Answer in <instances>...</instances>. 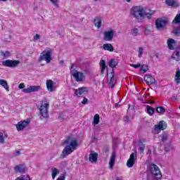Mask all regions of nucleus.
Returning a JSON list of instances; mask_svg holds the SVG:
<instances>
[{
    "instance_id": "1",
    "label": "nucleus",
    "mask_w": 180,
    "mask_h": 180,
    "mask_svg": "<svg viewBox=\"0 0 180 180\" xmlns=\"http://www.w3.org/2000/svg\"><path fill=\"white\" fill-rule=\"evenodd\" d=\"M63 144H65V147L62 151L60 157L65 158L70 154H72L75 150L78 148V139L74 137V135H70L65 138Z\"/></svg>"
},
{
    "instance_id": "2",
    "label": "nucleus",
    "mask_w": 180,
    "mask_h": 180,
    "mask_svg": "<svg viewBox=\"0 0 180 180\" xmlns=\"http://www.w3.org/2000/svg\"><path fill=\"white\" fill-rule=\"evenodd\" d=\"M155 11L153 10H150L148 8L144 9V7L143 6H134L131 9L130 14L133 18H135V19H140V18H148V19H151V16L154 15V13Z\"/></svg>"
},
{
    "instance_id": "3",
    "label": "nucleus",
    "mask_w": 180,
    "mask_h": 180,
    "mask_svg": "<svg viewBox=\"0 0 180 180\" xmlns=\"http://www.w3.org/2000/svg\"><path fill=\"white\" fill-rule=\"evenodd\" d=\"M50 103L48 101H41L37 105V108L39 110V115L41 119H49V108Z\"/></svg>"
},
{
    "instance_id": "4",
    "label": "nucleus",
    "mask_w": 180,
    "mask_h": 180,
    "mask_svg": "<svg viewBox=\"0 0 180 180\" xmlns=\"http://www.w3.org/2000/svg\"><path fill=\"white\" fill-rule=\"evenodd\" d=\"M51 56H53V50L43 51L38 58V62L41 63L42 61H46L47 64H50L51 60H53Z\"/></svg>"
},
{
    "instance_id": "5",
    "label": "nucleus",
    "mask_w": 180,
    "mask_h": 180,
    "mask_svg": "<svg viewBox=\"0 0 180 180\" xmlns=\"http://www.w3.org/2000/svg\"><path fill=\"white\" fill-rule=\"evenodd\" d=\"M149 171L155 179H161L162 178L161 170L157 165L153 163L150 164L149 166Z\"/></svg>"
},
{
    "instance_id": "6",
    "label": "nucleus",
    "mask_w": 180,
    "mask_h": 180,
    "mask_svg": "<svg viewBox=\"0 0 180 180\" xmlns=\"http://www.w3.org/2000/svg\"><path fill=\"white\" fill-rule=\"evenodd\" d=\"M71 75L73 77L76 82H84V81H85L86 78V77L85 76V73L79 72L77 70V69H74L71 72Z\"/></svg>"
},
{
    "instance_id": "7",
    "label": "nucleus",
    "mask_w": 180,
    "mask_h": 180,
    "mask_svg": "<svg viewBox=\"0 0 180 180\" xmlns=\"http://www.w3.org/2000/svg\"><path fill=\"white\" fill-rule=\"evenodd\" d=\"M155 23L158 30H164L167 27V25H168V21L162 18H158Z\"/></svg>"
},
{
    "instance_id": "8",
    "label": "nucleus",
    "mask_w": 180,
    "mask_h": 180,
    "mask_svg": "<svg viewBox=\"0 0 180 180\" xmlns=\"http://www.w3.org/2000/svg\"><path fill=\"white\" fill-rule=\"evenodd\" d=\"M165 129H167V123L164 120L159 122L154 127V131L156 134L161 133V130H165Z\"/></svg>"
},
{
    "instance_id": "9",
    "label": "nucleus",
    "mask_w": 180,
    "mask_h": 180,
    "mask_svg": "<svg viewBox=\"0 0 180 180\" xmlns=\"http://www.w3.org/2000/svg\"><path fill=\"white\" fill-rule=\"evenodd\" d=\"M20 64V60H6L2 62V65L4 67H9L10 68H15L17 65Z\"/></svg>"
},
{
    "instance_id": "10",
    "label": "nucleus",
    "mask_w": 180,
    "mask_h": 180,
    "mask_svg": "<svg viewBox=\"0 0 180 180\" xmlns=\"http://www.w3.org/2000/svg\"><path fill=\"white\" fill-rule=\"evenodd\" d=\"M29 124H30V119L20 121L16 125V129L18 131H22V130H23V129H25V127H27Z\"/></svg>"
},
{
    "instance_id": "11",
    "label": "nucleus",
    "mask_w": 180,
    "mask_h": 180,
    "mask_svg": "<svg viewBox=\"0 0 180 180\" xmlns=\"http://www.w3.org/2000/svg\"><path fill=\"white\" fill-rule=\"evenodd\" d=\"M89 91V90L87 87L82 86L75 89V95L76 96H84V95H86Z\"/></svg>"
},
{
    "instance_id": "12",
    "label": "nucleus",
    "mask_w": 180,
    "mask_h": 180,
    "mask_svg": "<svg viewBox=\"0 0 180 180\" xmlns=\"http://www.w3.org/2000/svg\"><path fill=\"white\" fill-rule=\"evenodd\" d=\"M113 36H115V32L112 30L104 32L103 40L105 41H112L113 40Z\"/></svg>"
},
{
    "instance_id": "13",
    "label": "nucleus",
    "mask_w": 180,
    "mask_h": 180,
    "mask_svg": "<svg viewBox=\"0 0 180 180\" xmlns=\"http://www.w3.org/2000/svg\"><path fill=\"white\" fill-rule=\"evenodd\" d=\"M137 160V153H131L127 162V167L131 168L134 165L135 161Z\"/></svg>"
},
{
    "instance_id": "14",
    "label": "nucleus",
    "mask_w": 180,
    "mask_h": 180,
    "mask_svg": "<svg viewBox=\"0 0 180 180\" xmlns=\"http://www.w3.org/2000/svg\"><path fill=\"white\" fill-rule=\"evenodd\" d=\"M27 171V168L25 165H18L14 167V172L15 174H25Z\"/></svg>"
},
{
    "instance_id": "15",
    "label": "nucleus",
    "mask_w": 180,
    "mask_h": 180,
    "mask_svg": "<svg viewBox=\"0 0 180 180\" xmlns=\"http://www.w3.org/2000/svg\"><path fill=\"white\" fill-rule=\"evenodd\" d=\"M41 89V86H31L27 89H24L22 91L24 94H32V92H38Z\"/></svg>"
},
{
    "instance_id": "16",
    "label": "nucleus",
    "mask_w": 180,
    "mask_h": 180,
    "mask_svg": "<svg viewBox=\"0 0 180 180\" xmlns=\"http://www.w3.org/2000/svg\"><path fill=\"white\" fill-rule=\"evenodd\" d=\"M143 79L147 85H153V84H155V78L151 75H146Z\"/></svg>"
},
{
    "instance_id": "17",
    "label": "nucleus",
    "mask_w": 180,
    "mask_h": 180,
    "mask_svg": "<svg viewBox=\"0 0 180 180\" xmlns=\"http://www.w3.org/2000/svg\"><path fill=\"white\" fill-rule=\"evenodd\" d=\"M167 47L169 50H175V46H176V41L172 38H169L167 41Z\"/></svg>"
},
{
    "instance_id": "18",
    "label": "nucleus",
    "mask_w": 180,
    "mask_h": 180,
    "mask_svg": "<svg viewBox=\"0 0 180 180\" xmlns=\"http://www.w3.org/2000/svg\"><path fill=\"white\" fill-rule=\"evenodd\" d=\"M46 89L49 92H54V91H56V88H54V82L53 80H46Z\"/></svg>"
},
{
    "instance_id": "19",
    "label": "nucleus",
    "mask_w": 180,
    "mask_h": 180,
    "mask_svg": "<svg viewBox=\"0 0 180 180\" xmlns=\"http://www.w3.org/2000/svg\"><path fill=\"white\" fill-rule=\"evenodd\" d=\"M172 58V60H175V61H180V49H176L173 52Z\"/></svg>"
},
{
    "instance_id": "20",
    "label": "nucleus",
    "mask_w": 180,
    "mask_h": 180,
    "mask_svg": "<svg viewBox=\"0 0 180 180\" xmlns=\"http://www.w3.org/2000/svg\"><path fill=\"white\" fill-rule=\"evenodd\" d=\"M110 85H111V88H114L116 84V79H115V71L112 70L110 73Z\"/></svg>"
},
{
    "instance_id": "21",
    "label": "nucleus",
    "mask_w": 180,
    "mask_h": 180,
    "mask_svg": "<svg viewBox=\"0 0 180 180\" xmlns=\"http://www.w3.org/2000/svg\"><path fill=\"white\" fill-rule=\"evenodd\" d=\"M89 160L90 162H97L98 153H90Z\"/></svg>"
},
{
    "instance_id": "22",
    "label": "nucleus",
    "mask_w": 180,
    "mask_h": 180,
    "mask_svg": "<svg viewBox=\"0 0 180 180\" xmlns=\"http://www.w3.org/2000/svg\"><path fill=\"white\" fill-rule=\"evenodd\" d=\"M115 160H116V155H115V153H112L110 156V161H109V167L110 169H113Z\"/></svg>"
},
{
    "instance_id": "23",
    "label": "nucleus",
    "mask_w": 180,
    "mask_h": 180,
    "mask_svg": "<svg viewBox=\"0 0 180 180\" xmlns=\"http://www.w3.org/2000/svg\"><path fill=\"white\" fill-rule=\"evenodd\" d=\"M115 160H116V155H115V153H112L110 156V161H109V167L110 169H113Z\"/></svg>"
},
{
    "instance_id": "24",
    "label": "nucleus",
    "mask_w": 180,
    "mask_h": 180,
    "mask_svg": "<svg viewBox=\"0 0 180 180\" xmlns=\"http://www.w3.org/2000/svg\"><path fill=\"white\" fill-rule=\"evenodd\" d=\"M100 68L101 73L105 74V70H106V62L103 59H101L100 61Z\"/></svg>"
},
{
    "instance_id": "25",
    "label": "nucleus",
    "mask_w": 180,
    "mask_h": 180,
    "mask_svg": "<svg viewBox=\"0 0 180 180\" xmlns=\"http://www.w3.org/2000/svg\"><path fill=\"white\" fill-rule=\"evenodd\" d=\"M51 171L52 179H56V176L60 174V170L57 167H51Z\"/></svg>"
},
{
    "instance_id": "26",
    "label": "nucleus",
    "mask_w": 180,
    "mask_h": 180,
    "mask_svg": "<svg viewBox=\"0 0 180 180\" xmlns=\"http://www.w3.org/2000/svg\"><path fill=\"white\" fill-rule=\"evenodd\" d=\"M103 50L112 52L115 49L113 48V46H112V44H104L103 45Z\"/></svg>"
},
{
    "instance_id": "27",
    "label": "nucleus",
    "mask_w": 180,
    "mask_h": 180,
    "mask_svg": "<svg viewBox=\"0 0 180 180\" xmlns=\"http://www.w3.org/2000/svg\"><path fill=\"white\" fill-rule=\"evenodd\" d=\"M117 64H119V61L116 60V59H111L109 61V67H110V68H116V67H117Z\"/></svg>"
},
{
    "instance_id": "28",
    "label": "nucleus",
    "mask_w": 180,
    "mask_h": 180,
    "mask_svg": "<svg viewBox=\"0 0 180 180\" xmlns=\"http://www.w3.org/2000/svg\"><path fill=\"white\" fill-rule=\"evenodd\" d=\"M0 85H1V86L4 88L6 91H7V92H9V86L8 85V82H6V80L0 79Z\"/></svg>"
},
{
    "instance_id": "29",
    "label": "nucleus",
    "mask_w": 180,
    "mask_h": 180,
    "mask_svg": "<svg viewBox=\"0 0 180 180\" xmlns=\"http://www.w3.org/2000/svg\"><path fill=\"white\" fill-rule=\"evenodd\" d=\"M174 81L176 84H180V70L177 68L174 76Z\"/></svg>"
},
{
    "instance_id": "30",
    "label": "nucleus",
    "mask_w": 180,
    "mask_h": 180,
    "mask_svg": "<svg viewBox=\"0 0 180 180\" xmlns=\"http://www.w3.org/2000/svg\"><path fill=\"white\" fill-rule=\"evenodd\" d=\"M94 25L97 29H99L102 25V20L99 18H96L94 19Z\"/></svg>"
},
{
    "instance_id": "31",
    "label": "nucleus",
    "mask_w": 180,
    "mask_h": 180,
    "mask_svg": "<svg viewBox=\"0 0 180 180\" xmlns=\"http://www.w3.org/2000/svg\"><path fill=\"white\" fill-rule=\"evenodd\" d=\"M146 110L150 116H153V115H154L155 110L151 106L146 105Z\"/></svg>"
},
{
    "instance_id": "32",
    "label": "nucleus",
    "mask_w": 180,
    "mask_h": 180,
    "mask_svg": "<svg viewBox=\"0 0 180 180\" xmlns=\"http://www.w3.org/2000/svg\"><path fill=\"white\" fill-rule=\"evenodd\" d=\"M172 23H174V25H180V13L176 14V15L174 17Z\"/></svg>"
},
{
    "instance_id": "33",
    "label": "nucleus",
    "mask_w": 180,
    "mask_h": 180,
    "mask_svg": "<svg viewBox=\"0 0 180 180\" xmlns=\"http://www.w3.org/2000/svg\"><path fill=\"white\" fill-rule=\"evenodd\" d=\"M166 4L168 6H176V1L175 0H166Z\"/></svg>"
},
{
    "instance_id": "34",
    "label": "nucleus",
    "mask_w": 180,
    "mask_h": 180,
    "mask_svg": "<svg viewBox=\"0 0 180 180\" xmlns=\"http://www.w3.org/2000/svg\"><path fill=\"white\" fill-rule=\"evenodd\" d=\"M99 122H101V117L98 114H96L94 117V124H99Z\"/></svg>"
},
{
    "instance_id": "35",
    "label": "nucleus",
    "mask_w": 180,
    "mask_h": 180,
    "mask_svg": "<svg viewBox=\"0 0 180 180\" xmlns=\"http://www.w3.org/2000/svg\"><path fill=\"white\" fill-rule=\"evenodd\" d=\"M156 112L158 113H161V115H164L165 113V108L162 106L158 107L156 108Z\"/></svg>"
},
{
    "instance_id": "36",
    "label": "nucleus",
    "mask_w": 180,
    "mask_h": 180,
    "mask_svg": "<svg viewBox=\"0 0 180 180\" xmlns=\"http://www.w3.org/2000/svg\"><path fill=\"white\" fill-rule=\"evenodd\" d=\"M173 33L174 36H180V27H177L174 29Z\"/></svg>"
},
{
    "instance_id": "37",
    "label": "nucleus",
    "mask_w": 180,
    "mask_h": 180,
    "mask_svg": "<svg viewBox=\"0 0 180 180\" xmlns=\"http://www.w3.org/2000/svg\"><path fill=\"white\" fill-rule=\"evenodd\" d=\"M146 148V144H141L139 147V151L141 154H143L144 153V150Z\"/></svg>"
},
{
    "instance_id": "38",
    "label": "nucleus",
    "mask_w": 180,
    "mask_h": 180,
    "mask_svg": "<svg viewBox=\"0 0 180 180\" xmlns=\"http://www.w3.org/2000/svg\"><path fill=\"white\" fill-rule=\"evenodd\" d=\"M168 140V135L167 134H163L161 135V141H167Z\"/></svg>"
},
{
    "instance_id": "39",
    "label": "nucleus",
    "mask_w": 180,
    "mask_h": 180,
    "mask_svg": "<svg viewBox=\"0 0 180 180\" xmlns=\"http://www.w3.org/2000/svg\"><path fill=\"white\" fill-rule=\"evenodd\" d=\"M141 71H143V72H147L148 71V66L143 65L141 68Z\"/></svg>"
},
{
    "instance_id": "40",
    "label": "nucleus",
    "mask_w": 180,
    "mask_h": 180,
    "mask_svg": "<svg viewBox=\"0 0 180 180\" xmlns=\"http://www.w3.org/2000/svg\"><path fill=\"white\" fill-rule=\"evenodd\" d=\"M51 3L56 6V8H58V0H50Z\"/></svg>"
},
{
    "instance_id": "41",
    "label": "nucleus",
    "mask_w": 180,
    "mask_h": 180,
    "mask_svg": "<svg viewBox=\"0 0 180 180\" xmlns=\"http://www.w3.org/2000/svg\"><path fill=\"white\" fill-rule=\"evenodd\" d=\"M0 143H5V136H4V133L0 131Z\"/></svg>"
},
{
    "instance_id": "42",
    "label": "nucleus",
    "mask_w": 180,
    "mask_h": 180,
    "mask_svg": "<svg viewBox=\"0 0 180 180\" xmlns=\"http://www.w3.org/2000/svg\"><path fill=\"white\" fill-rule=\"evenodd\" d=\"M132 34L133 36H137V34H139V29L134 27L133 30H132Z\"/></svg>"
},
{
    "instance_id": "43",
    "label": "nucleus",
    "mask_w": 180,
    "mask_h": 180,
    "mask_svg": "<svg viewBox=\"0 0 180 180\" xmlns=\"http://www.w3.org/2000/svg\"><path fill=\"white\" fill-rule=\"evenodd\" d=\"M82 105H88V98L86 97H84L82 101Z\"/></svg>"
},
{
    "instance_id": "44",
    "label": "nucleus",
    "mask_w": 180,
    "mask_h": 180,
    "mask_svg": "<svg viewBox=\"0 0 180 180\" xmlns=\"http://www.w3.org/2000/svg\"><path fill=\"white\" fill-rule=\"evenodd\" d=\"M39 39H40V35H39L38 34H36L33 37V41H36L39 40Z\"/></svg>"
},
{
    "instance_id": "45",
    "label": "nucleus",
    "mask_w": 180,
    "mask_h": 180,
    "mask_svg": "<svg viewBox=\"0 0 180 180\" xmlns=\"http://www.w3.org/2000/svg\"><path fill=\"white\" fill-rule=\"evenodd\" d=\"M143 56V48L139 47V57H141Z\"/></svg>"
},
{
    "instance_id": "46",
    "label": "nucleus",
    "mask_w": 180,
    "mask_h": 180,
    "mask_svg": "<svg viewBox=\"0 0 180 180\" xmlns=\"http://www.w3.org/2000/svg\"><path fill=\"white\" fill-rule=\"evenodd\" d=\"M131 67H133L134 68H140L141 67V64L138 63L136 65L132 64L131 65Z\"/></svg>"
},
{
    "instance_id": "47",
    "label": "nucleus",
    "mask_w": 180,
    "mask_h": 180,
    "mask_svg": "<svg viewBox=\"0 0 180 180\" xmlns=\"http://www.w3.org/2000/svg\"><path fill=\"white\" fill-rule=\"evenodd\" d=\"M19 89H23L25 88V84L23 83H21L18 85Z\"/></svg>"
},
{
    "instance_id": "48",
    "label": "nucleus",
    "mask_w": 180,
    "mask_h": 180,
    "mask_svg": "<svg viewBox=\"0 0 180 180\" xmlns=\"http://www.w3.org/2000/svg\"><path fill=\"white\" fill-rule=\"evenodd\" d=\"M150 34V29L146 27L145 28V34Z\"/></svg>"
},
{
    "instance_id": "49",
    "label": "nucleus",
    "mask_w": 180,
    "mask_h": 180,
    "mask_svg": "<svg viewBox=\"0 0 180 180\" xmlns=\"http://www.w3.org/2000/svg\"><path fill=\"white\" fill-rule=\"evenodd\" d=\"M139 144H144L143 143H146V139H141L139 141Z\"/></svg>"
},
{
    "instance_id": "50",
    "label": "nucleus",
    "mask_w": 180,
    "mask_h": 180,
    "mask_svg": "<svg viewBox=\"0 0 180 180\" xmlns=\"http://www.w3.org/2000/svg\"><path fill=\"white\" fill-rule=\"evenodd\" d=\"M4 54H5V58H6V57H9V56H11L9 51H6V52H4Z\"/></svg>"
},
{
    "instance_id": "51",
    "label": "nucleus",
    "mask_w": 180,
    "mask_h": 180,
    "mask_svg": "<svg viewBox=\"0 0 180 180\" xmlns=\"http://www.w3.org/2000/svg\"><path fill=\"white\" fill-rule=\"evenodd\" d=\"M124 122L126 123H129V116L128 115H126L125 117H124Z\"/></svg>"
},
{
    "instance_id": "52",
    "label": "nucleus",
    "mask_w": 180,
    "mask_h": 180,
    "mask_svg": "<svg viewBox=\"0 0 180 180\" xmlns=\"http://www.w3.org/2000/svg\"><path fill=\"white\" fill-rule=\"evenodd\" d=\"M0 56H1L2 57H4L5 58V52L4 51H1L0 52Z\"/></svg>"
},
{
    "instance_id": "53",
    "label": "nucleus",
    "mask_w": 180,
    "mask_h": 180,
    "mask_svg": "<svg viewBox=\"0 0 180 180\" xmlns=\"http://www.w3.org/2000/svg\"><path fill=\"white\" fill-rule=\"evenodd\" d=\"M15 155H16V156L20 155V151H19V150L15 151Z\"/></svg>"
},
{
    "instance_id": "54",
    "label": "nucleus",
    "mask_w": 180,
    "mask_h": 180,
    "mask_svg": "<svg viewBox=\"0 0 180 180\" xmlns=\"http://www.w3.org/2000/svg\"><path fill=\"white\" fill-rule=\"evenodd\" d=\"M60 65H64V60H60Z\"/></svg>"
},
{
    "instance_id": "55",
    "label": "nucleus",
    "mask_w": 180,
    "mask_h": 180,
    "mask_svg": "<svg viewBox=\"0 0 180 180\" xmlns=\"http://www.w3.org/2000/svg\"><path fill=\"white\" fill-rule=\"evenodd\" d=\"M116 180H121L120 178L117 177Z\"/></svg>"
},
{
    "instance_id": "56",
    "label": "nucleus",
    "mask_w": 180,
    "mask_h": 180,
    "mask_svg": "<svg viewBox=\"0 0 180 180\" xmlns=\"http://www.w3.org/2000/svg\"><path fill=\"white\" fill-rule=\"evenodd\" d=\"M117 105H118L117 103L115 104V107H116V108H117Z\"/></svg>"
},
{
    "instance_id": "57",
    "label": "nucleus",
    "mask_w": 180,
    "mask_h": 180,
    "mask_svg": "<svg viewBox=\"0 0 180 180\" xmlns=\"http://www.w3.org/2000/svg\"><path fill=\"white\" fill-rule=\"evenodd\" d=\"M127 1V2H130V0H126Z\"/></svg>"
},
{
    "instance_id": "58",
    "label": "nucleus",
    "mask_w": 180,
    "mask_h": 180,
    "mask_svg": "<svg viewBox=\"0 0 180 180\" xmlns=\"http://www.w3.org/2000/svg\"><path fill=\"white\" fill-rule=\"evenodd\" d=\"M0 1H3V2H5V1H6V0H0Z\"/></svg>"
},
{
    "instance_id": "59",
    "label": "nucleus",
    "mask_w": 180,
    "mask_h": 180,
    "mask_svg": "<svg viewBox=\"0 0 180 180\" xmlns=\"http://www.w3.org/2000/svg\"><path fill=\"white\" fill-rule=\"evenodd\" d=\"M94 1H98V0H94Z\"/></svg>"
}]
</instances>
